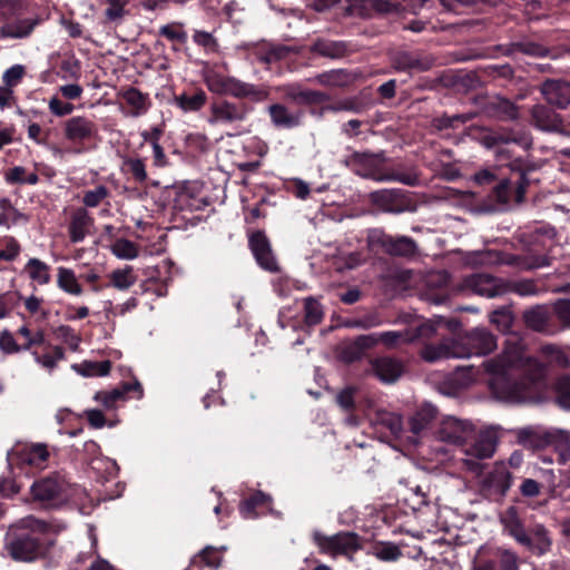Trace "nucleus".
Returning <instances> with one entry per match:
<instances>
[{"mask_svg": "<svg viewBox=\"0 0 570 570\" xmlns=\"http://www.w3.org/2000/svg\"><path fill=\"white\" fill-rule=\"evenodd\" d=\"M490 375L489 389L500 402L520 404L535 399L546 366L525 354V345L517 335L507 340L504 350L483 363Z\"/></svg>", "mask_w": 570, "mask_h": 570, "instance_id": "obj_1", "label": "nucleus"}, {"mask_svg": "<svg viewBox=\"0 0 570 570\" xmlns=\"http://www.w3.org/2000/svg\"><path fill=\"white\" fill-rule=\"evenodd\" d=\"M63 529H66L65 523L46 522L32 515L26 517L12 527L8 533L7 549L9 554L18 561H32L43 552L40 535Z\"/></svg>", "mask_w": 570, "mask_h": 570, "instance_id": "obj_2", "label": "nucleus"}, {"mask_svg": "<svg viewBox=\"0 0 570 570\" xmlns=\"http://www.w3.org/2000/svg\"><path fill=\"white\" fill-rule=\"evenodd\" d=\"M484 146L494 149L498 161L511 160V168H521V158L515 155L514 147L528 151L533 146L531 132L525 128H509L494 131L483 139Z\"/></svg>", "mask_w": 570, "mask_h": 570, "instance_id": "obj_3", "label": "nucleus"}, {"mask_svg": "<svg viewBox=\"0 0 570 570\" xmlns=\"http://www.w3.org/2000/svg\"><path fill=\"white\" fill-rule=\"evenodd\" d=\"M383 153H353L345 158L344 163L346 167H348L353 173L364 178H372L377 181L394 180L407 186L419 185L420 178L414 173L399 175H382L380 173V166L383 163Z\"/></svg>", "mask_w": 570, "mask_h": 570, "instance_id": "obj_4", "label": "nucleus"}, {"mask_svg": "<svg viewBox=\"0 0 570 570\" xmlns=\"http://www.w3.org/2000/svg\"><path fill=\"white\" fill-rule=\"evenodd\" d=\"M499 430L500 428L494 425L481 429L462 446L465 454L462 461L468 470L474 473L482 471V464L479 461L493 456L499 441Z\"/></svg>", "mask_w": 570, "mask_h": 570, "instance_id": "obj_5", "label": "nucleus"}, {"mask_svg": "<svg viewBox=\"0 0 570 570\" xmlns=\"http://www.w3.org/2000/svg\"><path fill=\"white\" fill-rule=\"evenodd\" d=\"M204 81L208 90L216 95L250 98L254 101H259L265 97V92L255 85L244 82L235 77L226 76L215 69L205 71Z\"/></svg>", "mask_w": 570, "mask_h": 570, "instance_id": "obj_6", "label": "nucleus"}, {"mask_svg": "<svg viewBox=\"0 0 570 570\" xmlns=\"http://www.w3.org/2000/svg\"><path fill=\"white\" fill-rule=\"evenodd\" d=\"M465 263L473 267L487 265H514L525 271L537 269L550 265V261L546 256H528L524 258H519L514 255L493 249L470 252L465 256Z\"/></svg>", "mask_w": 570, "mask_h": 570, "instance_id": "obj_7", "label": "nucleus"}, {"mask_svg": "<svg viewBox=\"0 0 570 570\" xmlns=\"http://www.w3.org/2000/svg\"><path fill=\"white\" fill-rule=\"evenodd\" d=\"M313 540L321 552L332 557L351 554L360 549L358 537L353 532H341L327 537L315 530L313 531Z\"/></svg>", "mask_w": 570, "mask_h": 570, "instance_id": "obj_8", "label": "nucleus"}, {"mask_svg": "<svg viewBox=\"0 0 570 570\" xmlns=\"http://www.w3.org/2000/svg\"><path fill=\"white\" fill-rule=\"evenodd\" d=\"M67 482L60 475H50L31 485L33 500L46 507H56L66 500Z\"/></svg>", "mask_w": 570, "mask_h": 570, "instance_id": "obj_9", "label": "nucleus"}, {"mask_svg": "<svg viewBox=\"0 0 570 570\" xmlns=\"http://www.w3.org/2000/svg\"><path fill=\"white\" fill-rule=\"evenodd\" d=\"M459 289L493 298L507 294V282L489 274H473L462 279Z\"/></svg>", "mask_w": 570, "mask_h": 570, "instance_id": "obj_10", "label": "nucleus"}, {"mask_svg": "<svg viewBox=\"0 0 570 570\" xmlns=\"http://www.w3.org/2000/svg\"><path fill=\"white\" fill-rule=\"evenodd\" d=\"M475 431V426L469 420L455 416H445L441 420L436 430V438L445 443L463 446Z\"/></svg>", "mask_w": 570, "mask_h": 570, "instance_id": "obj_11", "label": "nucleus"}, {"mask_svg": "<svg viewBox=\"0 0 570 570\" xmlns=\"http://www.w3.org/2000/svg\"><path fill=\"white\" fill-rule=\"evenodd\" d=\"M438 410L430 403L421 405L407 421L405 443L417 445L436 419Z\"/></svg>", "mask_w": 570, "mask_h": 570, "instance_id": "obj_12", "label": "nucleus"}, {"mask_svg": "<svg viewBox=\"0 0 570 570\" xmlns=\"http://www.w3.org/2000/svg\"><path fill=\"white\" fill-rule=\"evenodd\" d=\"M368 240L371 244H380L392 256L412 257L417 253L416 243L407 236L393 237L380 229H374L370 232Z\"/></svg>", "mask_w": 570, "mask_h": 570, "instance_id": "obj_13", "label": "nucleus"}, {"mask_svg": "<svg viewBox=\"0 0 570 570\" xmlns=\"http://www.w3.org/2000/svg\"><path fill=\"white\" fill-rule=\"evenodd\" d=\"M250 111L252 108L242 102L217 101L210 106L208 122L212 125H233L244 121Z\"/></svg>", "mask_w": 570, "mask_h": 570, "instance_id": "obj_14", "label": "nucleus"}, {"mask_svg": "<svg viewBox=\"0 0 570 570\" xmlns=\"http://www.w3.org/2000/svg\"><path fill=\"white\" fill-rule=\"evenodd\" d=\"M458 340L460 345L468 350L465 358L487 355L497 348L495 336L485 328H473Z\"/></svg>", "mask_w": 570, "mask_h": 570, "instance_id": "obj_15", "label": "nucleus"}, {"mask_svg": "<svg viewBox=\"0 0 570 570\" xmlns=\"http://www.w3.org/2000/svg\"><path fill=\"white\" fill-rule=\"evenodd\" d=\"M466 351L460 345L458 338H444L438 344L423 346L420 355L425 362L435 363L449 358H465Z\"/></svg>", "mask_w": 570, "mask_h": 570, "instance_id": "obj_16", "label": "nucleus"}, {"mask_svg": "<svg viewBox=\"0 0 570 570\" xmlns=\"http://www.w3.org/2000/svg\"><path fill=\"white\" fill-rule=\"evenodd\" d=\"M483 551L484 548L479 550L480 557ZM492 557L487 560L480 558L471 570H519L520 568L519 556L510 549L498 547L493 550Z\"/></svg>", "mask_w": 570, "mask_h": 570, "instance_id": "obj_17", "label": "nucleus"}, {"mask_svg": "<svg viewBox=\"0 0 570 570\" xmlns=\"http://www.w3.org/2000/svg\"><path fill=\"white\" fill-rule=\"evenodd\" d=\"M544 100L559 109L570 106V82L564 79H547L540 86Z\"/></svg>", "mask_w": 570, "mask_h": 570, "instance_id": "obj_18", "label": "nucleus"}, {"mask_svg": "<svg viewBox=\"0 0 570 570\" xmlns=\"http://www.w3.org/2000/svg\"><path fill=\"white\" fill-rule=\"evenodd\" d=\"M296 52L294 47L262 41L253 46L250 56L255 61L269 66Z\"/></svg>", "mask_w": 570, "mask_h": 570, "instance_id": "obj_19", "label": "nucleus"}, {"mask_svg": "<svg viewBox=\"0 0 570 570\" xmlns=\"http://www.w3.org/2000/svg\"><path fill=\"white\" fill-rule=\"evenodd\" d=\"M249 247L256 262L262 268L269 272L277 271V262L265 234L262 232L253 233L249 236Z\"/></svg>", "mask_w": 570, "mask_h": 570, "instance_id": "obj_20", "label": "nucleus"}, {"mask_svg": "<svg viewBox=\"0 0 570 570\" xmlns=\"http://www.w3.org/2000/svg\"><path fill=\"white\" fill-rule=\"evenodd\" d=\"M14 456L17 458V461L22 465L43 469L49 458V452L46 444L36 443L31 445H24L21 449L9 453V461H13Z\"/></svg>", "mask_w": 570, "mask_h": 570, "instance_id": "obj_21", "label": "nucleus"}, {"mask_svg": "<svg viewBox=\"0 0 570 570\" xmlns=\"http://www.w3.org/2000/svg\"><path fill=\"white\" fill-rule=\"evenodd\" d=\"M371 202L387 213H402L405 210V194L399 188L381 189L371 193Z\"/></svg>", "mask_w": 570, "mask_h": 570, "instance_id": "obj_22", "label": "nucleus"}, {"mask_svg": "<svg viewBox=\"0 0 570 570\" xmlns=\"http://www.w3.org/2000/svg\"><path fill=\"white\" fill-rule=\"evenodd\" d=\"M272 124L276 128L293 129L302 125L304 111L292 109L283 104H273L268 107Z\"/></svg>", "mask_w": 570, "mask_h": 570, "instance_id": "obj_23", "label": "nucleus"}, {"mask_svg": "<svg viewBox=\"0 0 570 570\" xmlns=\"http://www.w3.org/2000/svg\"><path fill=\"white\" fill-rule=\"evenodd\" d=\"M63 132L68 140L81 142L91 139L97 132V127L90 119L75 116L65 122Z\"/></svg>", "mask_w": 570, "mask_h": 570, "instance_id": "obj_24", "label": "nucleus"}, {"mask_svg": "<svg viewBox=\"0 0 570 570\" xmlns=\"http://www.w3.org/2000/svg\"><path fill=\"white\" fill-rule=\"evenodd\" d=\"M433 58L421 53L401 51L393 57V66L399 71H426L433 66Z\"/></svg>", "mask_w": 570, "mask_h": 570, "instance_id": "obj_25", "label": "nucleus"}, {"mask_svg": "<svg viewBox=\"0 0 570 570\" xmlns=\"http://www.w3.org/2000/svg\"><path fill=\"white\" fill-rule=\"evenodd\" d=\"M530 115L532 125L541 131H559L562 126L560 115L544 105H534L530 110Z\"/></svg>", "mask_w": 570, "mask_h": 570, "instance_id": "obj_26", "label": "nucleus"}, {"mask_svg": "<svg viewBox=\"0 0 570 570\" xmlns=\"http://www.w3.org/2000/svg\"><path fill=\"white\" fill-rule=\"evenodd\" d=\"M373 424L376 428L387 430L390 434L396 440L405 442L406 428L404 426L403 419L400 414L380 410L376 412L375 417L373 419Z\"/></svg>", "mask_w": 570, "mask_h": 570, "instance_id": "obj_27", "label": "nucleus"}, {"mask_svg": "<svg viewBox=\"0 0 570 570\" xmlns=\"http://www.w3.org/2000/svg\"><path fill=\"white\" fill-rule=\"evenodd\" d=\"M372 370L380 381L393 383L401 376L403 366L400 361L383 356L372 361Z\"/></svg>", "mask_w": 570, "mask_h": 570, "instance_id": "obj_28", "label": "nucleus"}, {"mask_svg": "<svg viewBox=\"0 0 570 570\" xmlns=\"http://www.w3.org/2000/svg\"><path fill=\"white\" fill-rule=\"evenodd\" d=\"M356 78L357 76L355 73L346 69H332L317 73L311 80L316 81L324 87L341 88L352 85Z\"/></svg>", "mask_w": 570, "mask_h": 570, "instance_id": "obj_29", "label": "nucleus"}, {"mask_svg": "<svg viewBox=\"0 0 570 570\" xmlns=\"http://www.w3.org/2000/svg\"><path fill=\"white\" fill-rule=\"evenodd\" d=\"M130 391L137 392V397H142V387L139 382L126 383L121 387L114 389L109 392H98L95 400L100 402L105 407L112 409L118 401L126 400V394Z\"/></svg>", "mask_w": 570, "mask_h": 570, "instance_id": "obj_30", "label": "nucleus"}, {"mask_svg": "<svg viewBox=\"0 0 570 570\" xmlns=\"http://www.w3.org/2000/svg\"><path fill=\"white\" fill-rule=\"evenodd\" d=\"M546 440L558 454V462L566 464L570 461V432L552 429L546 432Z\"/></svg>", "mask_w": 570, "mask_h": 570, "instance_id": "obj_31", "label": "nucleus"}, {"mask_svg": "<svg viewBox=\"0 0 570 570\" xmlns=\"http://www.w3.org/2000/svg\"><path fill=\"white\" fill-rule=\"evenodd\" d=\"M121 97L130 107L129 116L135 118L145 115L151 106L149 96L135 87L124 90Z\"/></svg>", "mask_w": 570, "mask_h": 570, "instance_id": "obj_32", "label": "nucleus"}, {"mask_svg": "<svg viewBox=\"0 0 570 570\" xmlns=\"http://www.w3.org/2000/svg\"><path fill=\"white\" fill-rule=\"evenodd\" d=\"M92 225V218L88 212L83 208L77 209L69 225V237L71 243H80L85 239L88 234L90 226Z\"/></svg>", "mask_w": 570, "mask_h": 570, "instance_id": "obj_33", "label": "nucleus"}, {"mask_svg": "<svg viewBox=\"0 0 570 570\" xmlns=\"http://www.w3.org/2000/svg\"><path fill=\"white\" fill-rule=\"evenodd\" d=\"M23 272L32 283L40 286L47 285L51 282L50 266L39 258H29L23 266Z\"/></svg>", "mask_w": 570, "mask_h": 570, "instance_id": "obj_34", "label": "nucleus"}, {"mask_svg": "<svg viewBox=\"0 0 570 570\" xmlns=\"http://www.w3.org/2000/svg\"><path fill=\"white\" fill-rule=\"evenodd\" d=\"M83 451L92 456L90 461L91 469L95 471H100L102 468H105L108 476H115L118 471V466L115 461L110 459H100L98 455L100 454V448L99 445L92 441L89 440L85 442L83 444Z\"/></svg>", "mask_w": 570, "mask_h": 570, "instance_id": "obj_35", "label": "nucleus"}, {"mask_svg": "<svg viewBox=\"0 0 570 570\" xmlns=\"http://www.w3.org/2000/svg\"><path fill=\"white\" fill-rule=\"evenodd\" d=\"M207 102V95L198 89L193 94L183 92L174 97V104L184 112L199 111Z\"/></svg>", "mask_w": 570, "mask_h": 570, "instance_id": "obj_36", "label": "nucleus"}, {"mask_svg": "<svg viewBox=\"0 0 570 570\" xmlns=\"http://www.w3.org/2000/svg\"><path fill=\"white\" fill-rule=\"evenodd\" d=\"M504 530L520 544H530V537L527 534L514 508H510L502 517Z\"/></svg>", "mask_w": 570, "mask_h": 570, "instance_id": "obj_37", "label": "nucleus"}, {"mask_svg": "<svg viewBox=\"0 0 570 570\" xmlns=\"http://www.w3.org/2000/svg\"><path fill=\"white\" fill-rule=\"evenodd\" d=\"M523 320L525 325L541 333H550L549 330V313L542 305H538L524 312Z\"/></svg>", "mask_w": 570, "mask_h": 570, "instance_id": "obj_38", "label": "nucleus"}, {"mask_svg": "<svg viewBox=\"0 0 570 570\" xmlns=\"http://www.w3.org/2000/svg\"><path fill=\"white\" fill-rule=\"evenodd\" d=\"M487 484L495 494L504 495L512 484L511 473L504 465H498L487 478Z\"/></svg>", "mask_w": 570, "mask_h": 570, "instance_id": "obj_39", "label": "nucleus"}, {"mask_svg": "<svg viewBox=\"0 0 570 570\" xmlns=\"http://www.w3.org/2000/svg\"><path fill=\"white\" fill-rule=\"evenodd\" d=\"M57 286L65 293L80 296L83 293L76 273L71 268L58 267L57 269Z\"/></svg>", "mask_w": 570, "mask_h": 570, "instance_id": "obj_40", "label": "nucleus"}, {"mask_svg": "<svg viewBox=\"0 0 570 570\" xmlns=\"http://www.w3.org/2000/svg\"><path fill=\"white\" fill-rule=\"evenodd\" d=\"M271 501V497L264 494L263 492H257L242 503L239 512L244 519H255L259 514L264 513L263 511H257L256 509L258 508L266 505L267 510L272 511L269 508Z\"/></svg>", "mask_w": 570, "mask_h": 570, "instance_id": "obj_41", "label": "nucleus"}, {"mask_svg": "<svg viewBox=\"0 0 570 570\" xmlns=\"http://www.w3.org/2000/svg\"><path fill=\"white\" fill-rule=\"evenodd\" d=\"M37 20L33 19H23L13 23H7L0 27V39L1 38H14L22 39L28 37L35 26L37 24Z\"/></svg>", "mask_w": 570, "mask_h": 570, "instance_id": "obj_42", "label": "nucleus"}, {"mask_svg": "<svg viewBox=\"0 0 570 570\" xmlns=\"http://www.w3.org/2000/svg\"><path fill=\"white\" fill-rule=\"evenodd\" d=\"M109 279L108 286L118 291H127L137 282V274L132 266L127 265L122 268L114 269L109 274Z\"/></svg>", "mask_w": 570, "mask_h": 570, "instance_id": "obj_43", "label": "nucleus"}, {"mask_svg": "<svg viewBox=\"0 0 570 570\" xmlns=\"http://www.w3.org/2000/svg\"><path fill=\"white\" fill-rule=\"evenodd\" d=\"M27 220V216L17 209L9 198H0V226L9 228L11 225Z\"/></svg>", "mask_w": 570, "mask_h": 570, "instance_id": "obj_44", "label": "nucleus"}, {"mask_svg": "<svg viewBox=\"0 0 570 570\" xmlns=\"http://www.w3.org/2000/svg\"><path fill=\"white\" fill-rule=\"evenodd\" d=\"M71 367L82 376H106L110 372L111 363L109 361H83L80 364H73Z\"/></svg>", "mask_w": 570, "mask_h": 570, "instance_id": "obj_45", "label": "nucleus"}, {"mask_svg": "<svg viewBox=\"0 0 570 570\" xmlns=\"http://www.w3.org/2000/svg\"><path fill=\"white\" fill-rule=\"evenodd\" d=\"M539 352L548 364L567 367L570 363L566 352L556 344H544L540 347Z\"/></svg>", "mask_w": 570, "mask_h": 570, "instance_id": "obj_46", "label": "nucleus"}, {"mask_svg": "<svg viewBox=\"0 0 570 570\" xmlns=\"http://www.w3.org/2000/svg\"><path fill=\"white\" fill-rule=\"evenodd\" d=\"M311 51L323 57L335 59L344 55L345 45L338 41L317 40L312 45Z\"/></svg>", "mask_w": 570, "mask_h": 570, "instance_id": "obj_47", "label": "nucleus"}, {"mask_svg": "<svg viewBox=\"0 0 570 570\" xmlns=\"http://www.w3.org/2000/svg\"><path fill=\"white\" fill-rule=\"evenodd\" d=\"M514 293L521 297L538 296L541 289L533 279H519L507 282V294Z\"/></svg>", "mask_w": 570, "mask_h": 570, "instance_id": "obj_48", "label": "nucleus"}, {"mask_svg": "<svg viewBox=\"0 0 570 570\" xmlns=\"http://www.w3.org/2000/svg\"><path fill=\"white\" fill-rule=\"evenodd\" d=\"M530 544H523L532 552L541 556L544 554L551 547V540L548 535L547 530L543 527H537L531 533Z\"/></svg>", "mask_w": 570, "mask_h": 570, "instance_id": "obj_49", "label": "nucleus"}, {"mask_svg": "<svg viewBox=\"0 0 570 570\" xmlns=\"http://www.w3.org/2000/svg\"><path fill=\"white\" fill-rule=\"evenodd\" d=\"M380 343H383L386 347L393 348L403 343H410L414 341V335L412 330H403V331H387L379 333Z\"/></svg>", "mask_w": 570, "mask_h": 570, "instance_id": "obj_50", "label": "nucleus"}, {"mask_svg": "<svg viewBox=\"0 0 570 570\" xmlns=\"http://www.w3.org/2000/svg\"><path fill=\"white\" fill-rule=\"evenodd\" d=\"M122 171L132 176V178L142 184L147 180L146 164L140 158L126 157L122 160Z\"/></svg>", "mask_w": 570, "mask_h": 570, "instance_id": "obj_51", "label": "nucleus"}, {"mask_svg": "<svg viewBox=\"0 0 570 570\" xmlns=\"http://www.w3.org/2000/svg\"><path fill=\"white\" fill-rule=\"evenodd\" d=\"M304 321L308 326L317 325L322 322L324 309L321 303L314 297H306L304 301Z\"/></svg>", "mask_w": 570, "mask_h": 570, "instance_id": "obj_52", "label": "nucleus"}, {"mask_svg": "<svg viewBox=\"0 0 570 570\" xmlns=\"http://www.w3.org/2000/svg\"><path fill=\"white\" fill-rule=\"evenodd\" d=\"M111 253L119 259L131 261L138 257L137 245L126 238H119L111 245Z\"/></svg>", "mask_w": 570, "mask_h": 570, "instance_id": "obj_53", "label": "nucleus"}, {"mask_svg": "<svg viewBox=\"0 0 570 570\" xmlns=\"http://www.w3.org/2000/svg\"><path fill=\"white\" fill-rule=\"evenodd\" d=\"M443 323V318L426 320L420 324H416L409 330H412L414 340L416 338H430L436 334L438 327Z\"/></svg>", "mask_w": 570, "mask_h": 570, "instance_id": "obj_54", "label": "nucleus"}, {"mask_svg": "<svg viewBox=\"0 0 570 570\" xmlns=\"http://www.w3.org/2000/svg\"><path fill=\"white\" fill-rule=\"evenodd\" d=\"M490 322L494 324L499 331L505 333L512 326L513 315L509 308L502 307L491 313Z\"/></svg>", "mask_w": 570, "mask_h": 570, "instance_id": "obj_55", "label": "nucleus"}, {"mask_svg": "<svg viewBox=\"0 0 570 570\" xmlns=\"http://www.w3.org/2000/svg\"><path fill=\"white\" fill-rule=\"evenodd\" d=\"M109 196V190L104 185H98L94 189L86 190L82 203L86 207H97L104 199Z\"/></svg>", "mask_w": 570, "mask_h": 570, "instance_id": "obj_56", "label": "nucleus"}, {"mask_svg": "<svg viewBox=\"0 0 570 570\" xmlns=\"http://www.w3.org/2000/svg\"><path fill=\"white\" fill-rule=\"evenodd\" d=\"M63 357V350L59 346H56L51 353H46L43 355L35 353L36 362L48 371H52L57 366V363Z\"/></svg>", "mask_w": 570, "mask_h": 570, "instance_id": "obj_57", "label": "nucleus"}, {"mask_svg": "<svg viewBox=\"0 0 570 570\" xmlns=\"http://www.w3.org/2000/svg\"><path fill=\"white\" fill-rule=\"evenodd\" d=\"M26 75V67L17 63L8 68L2 75L3 86L13 88L21 82Z\"/></svg>", "mask_w": 570, "mask_h": 570, "instance_id": "obj_58", "label": "nucleus"}, {"mask_svg": "<svg viewBox=\"0 0 570 570\" xmlns=\"http://www.w3.org/2000/svg\"><path fill=\"white\" fill-rule=\"evenodd\" d=\"M56 335L59 340H61L65 344H67L70 350L78 351L80 345V336L68 325H60L56 330Z\"/></svg>", "mask_w": 570, "mask_h": 570, "instance_id": "obj_59", "label": "nucleus"}, {"mask_svg": "<svg viewBox=\"0 0 570 570\" xmlns=\"http://www.w3.org/2000/svg\"><path fill=\"white\" fill-rule=\"evenodd\" d=\"M0 248V261L12 262L20 254L21 247L16 238L6 237Z\"/></svg>", "mask_w": 570, "mask_h": 570, "instance_id": "obj_60", "label": "nucleus"}, {"mask_svg": "<svg viewBox=\"0 0 570 570\" xmlns=\"http://www.w3.org/2000/svg\"><path fill=\"white\" fill-rule=\"evenodd\" d=\"M557 403L570 410V375L562 376L557 383Z\"/></svg>", "mask_w": 570, "mask_h": 570, "instance_id": "obj_61", "label": "nucleus"}, {"mask_svg": "<svg viewBox=\"0 0 570 570\" xmlns=\"http://www.w3.org/2000/svg\"><path fill=\"white\" fill-rule=\"evenodd\" d=\"M374 554L382 561H395L402 556V552L396 544L386 542L377 546L374 550Z\"/></svg>", "mask_w": 570, "mask_h": 570, "instance_id": "obj_62", "label": "nucleus"}, {"mask_svg": "<svg viewBox=\"0 0 570 570\" xmlns=\"http://www.w3.org/2000/svg\"><path fill=\"white\" fill-rule=\"evenodd\" d=\"M20 296L14 292H4L0 294V320L10 315L13 308L18 305Z\"/></svg>", "mask_w": 570, "mask_h": 570, "instance_id": "obj_63", "label": "nucleus"}, {"mask_svg": "<svg viewBox=\"0 0 570 570\" xmlns=\"http://www.w3.org/2000/svg\"><path fill=\"white\" fill-rule=\"evenodd\" d=\"M553 313L566 328H570V298H559L553 304Z\"/></svg>", "mask_w": 570, "mask_h": 570, "instance_id": "obj_64", "label": "nucleus"}]
</instances>
